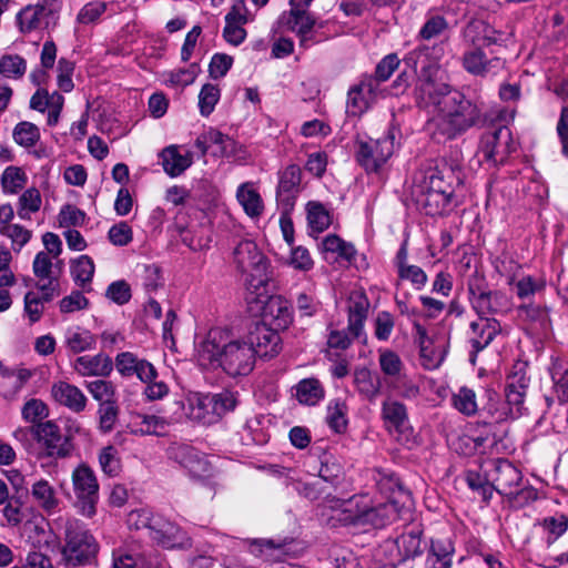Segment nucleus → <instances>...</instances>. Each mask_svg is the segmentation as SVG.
<instances>
[{
	"mask_svg": "<svg viewBox=\"0 0 568 568\" xmlns=\"http://www.w3.org/2000/svg\"><path fill=\"white\" fill-rule=\"evenodd\" d=\"M429 48L419 45L407 53L405 62L416 69L422 64L416 89L418 103L434 105L438 114L433 120V138L437 142L455 140L470 128L484 125L487 116L479 100H470L437 78L438 67L427 61Z\"/></svg>",
	"mask_w": 568,
	"mask_h": 568,
	"instance_id": "1",
	"label": "nucleus"
},
{
	"mask_svg": "<svg viewBox=\"0 0 568 568\" xmlns=\"http://www.w3.org/2000/svg\"><path fill=\"white\" fill-rule=\"evenodd\" d=\"M199 364L209 369L221 368L230 377L247 376L255 365V349L246 338H234L230 331L212 328L197 345Z\"/></svg>",
	"mask_w": 568,
	"mask_h": 568,
	"instance_id": "2",
	"label": "nucleus"
},
{
	"mask_svg": "<svg viewBox=\"0 0 568 568\" xmlns=\"http://www.w3.org/2000/svg\"><path fill=\"white\" fill-rule=\"evenodd\" d=\"M332 509L329 519L333 526H373L384 527L389 523L392 506H376L366 495L353 496L349 499H327Z\"/></svg>",
	"mask_w": 568,
	"mask_h": 568,
	"instance_id": "3",
	"label": "nucleus"
},
{
	"mask_svg": "<svg viewBox=\"0 0 568 568\" xmlns=\"http://www.w3.org/2000/svg\"><path fill=\"white\" fill-rule=\"evenodd\" d=\"M236 267L246 273L245 285L251 294L262 297L267 294L268 263L257 245L250 240L241 241L234 248Z\"/></svg>",
	"mask_w": 568,
	"mask_h": 568,
	"instance_id": "4",
	"label": "nucleus"
},
{
	"mask_svg": "<svg viewBox=\"0 0 568 568\" xmlns=\"http://www.w3.org/2000/svg\"><path fill=\"white\" fill-rule=\"evenodd\" d=\"M529 378L523 368L513 372L507 377L505 386L506 403L500 404L497 400L498 395L490 390H486L488 404L485 407L487 412L494 417L496 422H501L507 418H517L521 415L524 409V398L528 388Z\"/></svg>",
	"mask_w": 568,
	"mask_h": 568,
	"instance_id": "5",
	"label": "nucleus"
},
{
	"mask_svg": "<svg viewBox=\"0 0 568 568\" xmlns=\"http://www.w3.org/2000/svg\"><path fill=\"white\" fill-rule=\"evenodd\" d=\"M64 540L62 555L69 565H87L98 554L99 546L95 538L78 519L67 520Z\"/></svg>",
	"mask_w": 568,
	"mask_h": 568,
	"instance_id": "6",
	"label": "nucleus"
},
{
	"mask_svg": "<svg viewBox=\"0 0 568 568\" xmlns=\"http://www.w3.org/2000/svg\"><path fill=\"white\" fill-rule=\"evenodd\" d=\"M73 427L69 426L64 434L53 420L36 424L30 427V434L42 449L43 456L52 459H64L74 450Z\"/></svg>",
	"mask_w": 568,
	"mask_h": 568,
	"instance_id": "7",
	"label": "nucleus"
},
{
	"mask_svg": "<svg viewBox=\"0 0 568 568\" xmlns=\"http://www.w3.org/2000/svg\"><path fill=\"white\" fill-rule=\"evenodd\" d=\"M469 302L479 317H489L508 310L507 296L500 291L489 288L485 277L477 272L467 282Z\"/></svg>",
	"mask_w": 568,
	"mask_h": 568,
	"instance_id": "8",
	"label": "nucleus"
},
{
	"mask_svg": "<svg viewBox=\"0 0 568 568\" xmlns=\"http://www.w3.org/2000/svg\"><path fill=\"white\" fill-rule=\"evenodd\" d=\"M395 135L389 132L379 139H363L356 141V160L367 172H377L393 155Z\"/></svg>",
	"mask_w": 568,
	"mask_h": 568,
	"instance_id": "9",
	"label": "nucleus"
},
{
	"mask_svg": "<svg viewBox=\"0 0 568 568\" xmlns=\"http://www.w3.org/2000/svg\"><path fill=\"white\" fill-rule=\"evenodd\" d=\"M516 149L517 144L509 128L499 125L481 135L478 154L484 161L497 166L503 164Z\"/></svg>",
	"mask_w": 568,
	"mask_h": 568,
	"instance_id": "10",
	"label": "nucleus"
},
{
	"mask_svg": "<svg viewBox=\"0 0 568 568\" xmlns=\"http://www.w3.org/2000/svg\"><path fill=\"white\" fill-rule=\"evenodd\" d=\"M72 483L75 508L81 515L92 517L99 500V485L93 470L84 464L78 466L72 473Z\"/></svg>",
	"mask_w": 568,
	"mask_h": 568,
	"instance_id": "11",
	"label": "nucleus"
},
{
	"mask_svg": "<svg viewBox=\"0 0 568 568\" xmlns=\"http://www.w3.org/2000/svg\"><path fill=\"white\" fill-rule=\"evenodd\" d=\"M376 485L379 491L388 498L387 503H379L376 506H392L389 523L395 520L403 509H410L413 506L412 495L400 479L394 474L378 473Z\"/></svg>",
	"mask_w": 568,
	"mask_h": 568,
	"instance_id": "12",
	"label": "nucleus"
},
{
	"mask_svg": "<svg viewBox=\"0 0 568 568\" xmlns=\"http://www.w3.org/2000/svg\"><path fill=\"white\" fill-rule=\"evenodd\" d=\"M463 69L477 78L497 75L505 69L506 61L499 55L488 57L479 47L468 48L462 55Z\"/></svg>",
	"mask_w": 568,
	"mask_h": 568,
	"instance_id": "13",
	"label": "nucleus"
},
{
	"mask_svg": "<svg viewBox=\"0 0 568 568\" xmlns=\"http://www.w3.org/2000/svg\"><path fill=\"white\" fill-rule=\"evenodd\" d=\"M487 474L493 490L503 496L514 495V489L521 484V471L507 459L487 462Z\"/></svg>",
	"mask_w": 568,
	"mask_h": 568,
	"instance_id": "14",
	"label": "nucleus"
},
{
	"mask_svg": "<svg viewBox=\"0 0 568 568\" xmlns=\"http://www.w3.org/2000/svg\"><path fill=\"white\" fill-rule=\"evenodd\" d=\"M142 524L149 529L152 540L164 548L183 546L186 540L182 529L161 515H144Z\"/></svg>",
	"mask_w": 568,
	"mask_h": 568,
	"instance_id": "15",
	"label": "nucleus"
},
{
	"mask_svg": "<svg viewBox=\"0 0 568 568\" xmlns=\"http://www.w3.org/2000/svg\"><path fill=\"white\" fill-rule=\"evenodd\" d=\"M237 405V398L231 390H223L216 394H206L197 399L199 409L205 412L204 415H199L204 423H214L226 413L233 410Z\"/></svg>",
	"mask_w": 568,
	"mask_h": 568,
	"instance_id": "16",
	"label": "nucleus"
},
{
	"mask_svg": "<svg viewBox=\"0 0 568 568\" xmlns=\"http://www.w3.org/2000/svg\"><path fill=\"white\" fill-rule=\"evenodd\" d=\"M246 342L255 349V357H274L282 349V338L277 329L257 323L246 336Z\"/></svg>",
	"mask_w": 568,
	"mask_h": 568,
	"instance_id": "17",
	"label": "nucleus"
},
{
	"mask_svg": "<svg viewBox=\"0 0 568 568\" xmlns=\"http://www.w3.org/2000/svg\"><path fill=\"white\" fill-rule=\"evenodd\" d=\"M503 33L484 20L471 19L462 30V38L469 48L499 45Z\"/></svg>",
	"mask_w": 568,
	"mask_h": 568,
	"instance_id": "18",
	"label": "nucleus"
},
{
	"mask_svg": "<svg viewBox=\"0 0 568 568\" xmlns=\"http://www.w3.org/2000/svg\"><path fill=\"white\" fill-rule=\"evenodd\" d=\"M301 169L295 165H288L280 173L278 185L276 190V201L278 206L285 212L291 213L300 193Z\"/></svg>",
	"mask_w": 568,
	"mask_h": 568,
	"instance_id": "19",
	"label": "nucleus"
},
{
	"mask_svg": "<svg viewBox=\"0 0 568 568\" xmlns=\"http://www.w3.org/2000/svg\"><path fill=\"white\" fill-rule=\"evenodd\" d=\"M286 24L288 29L297 34L300 38V45L308 49L316 39V32L313 30L315 27L314 17L307 11L305 7H292Z\"/></svg>",
	"mask_w": 568,
	"mask_h": 568,
	"instance_id": "20",
	"label": "nucleus"
},
{
	"mask_svg": "<svg viewBox=\"0 0 568 568\" xmlns=\"http://www.w3.org/2000/svg\"><path fill=\"white\" fill-rule=\"evenodd\" d=\"M293 321L291 305L280 295L268 296L263 308V322L274 329H286Z\"/></svg>",
	"mask_w": 568,
	"mask_h": 568,
	"instance_id": "21",
	"label": "nucleus"
},
{
	"mask_svg": "<svg viewBox=\"0 0 568 568\" xmlns=\"http://www.w3.org/2000/svg\"><path fill=\"white\" fill-rule=\"evenodd\" d=\"M376 97V82L371 78L361 81L359 84L353 87L347 95V113L354 116L363 114L371 105Z\"/></svg>",
	"mask_w": 568,
	"mask_h": 568,
	"instance_id": "22",
	"label": "nucleus"
},
{
	"mask_svg": "<svg viewBox=\"0 0 568 568\" xmlns=\"http://www.w3.org/2000/svg\"><path fill=\"white\" fill-rule=\"evenodd\" d=\"M72 367L83 377H108L113 371V361L104 353L83 355L74 359Z\"/></svg>",
	"mask_w": 568,
	"mask_h": 568,
	"instance_id": "23",
	"label": "nucleus"
},
{
	"mask_svg": "<svg viewBox=\"0 0 568 568\" xmlns=\"http://www.w3.org/2000/svg\"><path fill=\"white\" fill-rule=\"evenodd\" d=\"M473 336L470 344L474 353L485 349L501 332L500 323L494 317H479L469 325Z\"/></svg>",
	"mask_w": 568,
	"mask_h": 568,
	"instance_id": "24",
	"label": "nucleus"
},
{
	"mask_svg": "<svg viewBox=\"0 0 568 568\" xmlns=\"http://www.w3.org/2000/svg\"><path fill=\"white\" fill-rule=\"evenodd\" d=\"M51 395L57 403L68 407L74 413H81L87 407V397L75 385L67 382H57L51 387Z\"/></svg>",
	"mask_w": 568,
	"mask_h": 568,
	"instance_id": "25",
	"label": "nucleus"
},
{
	"mask_svg": "<svg viewBox=\"0 0 568 568\" xmlns=\"http://www.w3.org/2000/svg\"><path fill=\"white\" fill-rule=\"evenodd\" d=\"M412 195L417 209L429 216L442 215L450 203L446 195L433 193L417 185L414 186Z\"/></svg>",
	"mask_w": 568,
	"mask_h": 568,
	"instance_id": "26",
	"label": "nucleus"
},
{
	"mask_svg": "<svg viewBox=\"0 0 568 568\" xmlns=\"http://www.w3.org/2000/svg\"><path fill=\"white\" fill-rule=\"evenodd\" d=\"M382 417L388 429L405 433L409 428L406 406L393 398H387L382 404Z\"/></svg>",
	"mask_w": 568,
	"mask_h": 568,
	"instance_id": "27",
	"label": "nucleus"
},
{
	"mask_svg": "<svg viewBox=\"0 0 568 568\" xmlns=\"http://www.w3.org/2000/svg\"><path fill=\"white\" fill-rule=\"evenodd\" d=\"M162 166L166 174L172 178L181 175L193 163V153L187 151L185 154L179 152V146L170 145L161 152Z\"/></svg>",
	"mask_w": 568,
	"mask_h": 568,
	"instance_id": "28",
	"label": "nucleus"
},
{
	"mask_svg": "<svg viewBox=\"0 0 568 568\" xmlns=\"http://www.w3.org/2000/svg\"><path fill=\"white\" fill-rule=\"evenodd\" d=\"M53 9L51 6L40 0L36 6H27L17 17L20 30L22 32H30L40 27L42 18L52 14Z\"/></svg>",
	"mask_w": 568,
	"mask_h": 568,
	"instance_id": "29",
	"label": "nucleus"
},
{
	"mask_svg": "<svg viewBox=\"0 0 568 568\" xmlns=\"http://www.w3.org/2000/svg\"><path fill=\"white\" fill-rule=\"evenodd\" d=\"M65 346L73 354L91 351L97 345L95 336L84 328H69L65 333Z\"/></svg>",
	"mask_w": 568,
	"mask_h": 568,
	"instance_id": "30",
	"label": "nucleus"
},
{
	"mask_svg": "<svg viewBox=\"0 0 568 568\" xmlns=\"http://www.w3.org/2000/svg\"><path fill=\"white\" fill-rule=\"evenodd\" d=\"M354 384L358 393L368 400L375 399L381 393L379 378L374 377L372 372L366 367L355 369Z\"/></svg>",
	"mask_w": 568,
	"mask_h": 568,
	"instance_id": "31",
	"label": "nucleus"
},
{
	"mask_svg": "<svg viewBox=\"0 0 568 568\" xmlns=\"http://www.w3.org/2000/svg\"><path fill=\"white\" fill-rule=\"evenodd\" d=\"M236 197L248 216L257 217L263 213L264 205L262 197L250 183H243L239 186Z\"/></svg>",
	"mask_w": 568,
	"mask_h": 568,
	"instance_id": "32",
	"label": "nucleus"
},
{
	"mask_svg": "<svg viewBox=\"0 0 568 568\" xmlns=\"http://www.w3.org/2000/svg\"><path fill=\"white\" fill-rule=\"evenodd\" d=\"M445 170H429L424 180L417 186L428 190L430 192H438L442 195L452 200L454 194L453 181H446Z\"/></svg>",
	"mask_w": 568,
	"mask_h": 568,
	"instance_id": "33",
	"label": "nucleus"
},
{
	"mask_svg": "<svg viewBox=\"0 0 568 568\" xmlns=\"http://www.w3.org/2000/svg\"><path fill=\"white\" fill-rule=\"evenodd\" d=\"M347 405L342 399H333L327 406L326 423L336 434H343L347 429Z\"/></svg>",
	"mask_w": 568,
	"mask_h": 568,
	"instance_id": "34",
	"label": "nucleus"
},
{
	"mask_svg": "<svg viewBox=\"0 0 568 568\" xmlns=\"http://www.w3.org/2000/svg\"><path fill=\"white\" fill-rule=\"evenodd\" d=\"M209 142L210 146L216 145L217 150L213 152L214 156L231 158L236 156L241 150V145L235 142L232 138L222 132L210 128L209 129Z\"/></svg>",
	"mask_w": 568,
	"mask_h": 568,
	"instance_id": "35",
	"label": "nucleus"
},
{
	"mask_svg": "<svg viewBox=\"0 0 568 568\" xmlns=\"http://www.w3.org/2000/svg\"><path fill=\"white\" fill-rule=\"evenodd\" d=\"M549 373L554 383L555 393L560 403H568V368L559 358L552 361Z\"/></svg>",
	"mask_w": 568,
	"mask_h": 568,
	"instance_id": "36",
	"label": "nucleus"
},
{
	"mask_svg": "<svg viewBox=\"0 0 568 568\" xmlns=\"http://www.w3.org/2000/svg\"><path fill=\"white\" fill-rule=\"evenodd\" d=\"M296 397L302 404L315 405L324 397V389L315 378L303 379L297 384Z\"/></svg>",
	"mask_w": 568,
	"mask_h": 568,
	"instance_id": "37",
	"label": "nucleus"
},
{
	"mask_svg": "<svg viewBox=\"0 0 568 568\" xmlns=\"http://www.w3.org/2000/svg\"><path fill=\"white\" fill-rule=\"evenodd\" d=\"M32 496L39 506L45 511H53L59 504L53 487L44 479L38 480L32 486Z\"/></svg>",
	"mask_w": 568,
	"mask_h": 568,
	"instance_id": "38",
	"label": "nucleus"
},
{
	"mask_svg": "<svg viewBox=\"0 0 568 568\" xmlns=\"http://www.w3.org/2000/svg\"><path fill=\"white\" fill-rule=\"evenodd\" d=\"M540 526L547 534L546 541L548 545L554 544L568 529V516L565 514H556L545 517L540 521Z\"/></svg>",
	"mask_w": 568,
	"mask_h": 568,
	"instance_id": "39",
	"label": "nucleus"
},
{
	"mask_svg": "<svg viewBox=\"0 0 568 568\" xmlns=\"http://www.w3.org/2000/svg\"><path fill=\"white\" fill-rule=\"evenodd\" d=\"M367 317V303L364 301L353 302L348 308V326L353 337L359 339L363 333L364 321Z\"/></svg>",
	"mask_w": 568,
	"mask_h": 568,
	"instance_id": "40",
	"label": "nucleus"
},
{
	"mask_svg": "<svg viewBox=\"0 0 568 568\" xmlns=\"http://www.w3.org/2000/svg\"><path fill=\"white\" fill-rule=\"evenodd\" d=\"M378 363L381 371L389 378V382L404 374V364L394 351L385 349L379 352Z\"/></svg>",
	"mask_w": 568,
	"mask_h": 568,
	"instance_id": "41",
	"label": "nucleus"
},
{
	"mask_svg": "<svg viewBox=\"0 0 568 568\" xmlns=\"http://www.w3.org/2000/svg\"><path fill=\"white\" fill-rule=\"evenodd\" d=\"M27 183V175L18 166H8L1 175V186L7 194H17Z\"/></svg>",
	"mask_w": 568,
	"mask_h": 568,
	"instance_id": "42",
	"label": "nucleus"
},
{
	"mask_svg": "<svg viewBox=\"0 0 568 568\" xmlns=\"http://www.w3.org/2000/svg\"><path fill=\"white\" fill-rule=\"evenodd\" d=\"M85 387L99 405L118 400L115 386L109 381L94 379L88 382Z\"/></svg>",
	"mask_w": 568,
	"mask_h": 568,
	"instance_id": "43",
	"label": "nucleus"
},
{
	"mask_svg": "<svg viewBox=\"0 0 568 568\" xmlns=\"http://www.w3.org/2000/svg\"><path fill=\"white\" fill-rule=\"evenodd\" d=\"M27 71V61L19 54H4L0 58V74L9 79H21Z\"/></svg>",
	"mask_w": 568,
	"mask_h": 568,
	"instance_id": "44",
	"label": "nucleus"
},
{
	"mask_svg": "<svg viewBox=\"0 0 568 568\" xmlns=\"http://www.w3.org/2000/svg\"><path fill=\"white\" fill-rule=\"evenodd\" d=\"M243 445H264L268 440L267 434L262 429L260 420L251 418L246 420L240 432Z\"/></svg>",
	"mask_w": 568,
	"mask_h": 568,
	"instance_id": "45",
	"label": "nucleus"
},
{
	"mask_svg": "<svg viewBox=\"0 0 568 568\" xmlns=\"http://www.w3.org/2000/svg\"><path fill=\"white\" fill-rule=\"evenodd\" d=\"M41 202V194L38 189H27L19 197V217L22 220L30 219V213H34L40 210Z\"/></svg>",
	"mask_w": 568,
	"mask_h": 568,
	"instance_id": "46",
	"label": "nucleus"
},
{
	"mask_svg": "<svg viewBox=\"0 0 568 568\" xmlns=\"http://www.w3.org/2000/svg\"><path fill=\"white\" fill-rule=\"evenodd\" d=\"M454 407L466 416L476 414L478 405L476 402V394L468 387H460L452 398Z\"/></svg>",
	"mask_w": 568,
	"mask_h": 568,
	"instance_id": "47",
	"label": "nucleus"
},
{
	"mask_svg": "<svg viewBox=\"0 0 568 568\" xmlns=\"http://www.w3.org/2000/svg\"><path fill=\"white\" fill-rule=\"evenodd\" d=\"M93 274L94 263L88 255H81L71 266L74 282L82 287L92 281Z\"/></svg>",
	"mask_w": 568,
	"mask_h": 568,
	"instance_id": "48",
	"label": "nucleus"
},
{
	"mask_svg": "<svg viewBox=\"0 0 568 568\" xmlns=\"http://www.w3.org/2000/svg\"><path fill=\"white\" fill-rule=\"evenodd\" d=\"M447 29V20L439 14H433L429 16L426 19L425 23L422 26L417 34V39L423 41H429L443 34Z\"/></svg>",
	"mask_w": 568,
	"mask_h": 568,
	"instance_id": "49",
	"label": "nucleus"
},
{
	"mask_svg": "<svg viewBox=\"0 0 568 568\" xmlns=\"http://www.w3.org/2000/svg\"><path fill=\"white\" fill-rule=\"evenodd\" d=\"M465 480L468 487L478 491L485 501H488L493 496V487L487 474V464L485 465V476H481L475 470H467Z\"/></svg>",
	"mask_w": 568,
	"mask_h": 568,
	"instance_id": "50",
	"label": "nucleus"
},
{
	"mask_svg": "<svg viewBox=\"0 0 568 568\" xmlns=\"http://www.w3.org/2000/svg\"><path fill=\"white\" fill-rule=\"evenodd\" d=\"M21 414L26 422L36 425L44 423L43 419L49 416V408L41 399L31 398L24 403Z\"/></svg>",
	"mask_w": 568,
	"mask_h": 568,
	"instance_id": "51",
	"label": "nucleus"
},
{
	"mask_svg": "<svg viewBox=\"0 0 568 568\" xmlns=\"http://www.w3.org/2000/svg\"><path fill=\"white\" fill-rule=\"evenodd\" d=\"M307 221L312 230L323 232L331 224L328 212L321 203L310 202L307 204Z\"/></svg>",
	"mask_w": 568,
	"mask_h": 568,
	"instance_id": "52",
	"label": "nucleus"
},
{
	"mask_svg": "<svg viewBox=\"0 0 568 568\" xmlns=\"http://www.w3.org/2000/svg\"><path fill=\"white\" fill-rule=\"evenodd\" d=\"M219 87L211 83L204 84L199 94L200 113L203 116H209L213 112L215 104L219 102Z\"/></svg>",
	"mask_w": 568,
	"mask_h": 568,
	"instance_id": "53",
	"label": "nucleus"
},
{
	"mask_svg": "<svg viewBox=\"0 0 568 568\" xmlns=\"http://www.w3.org/2000/svg\"><path fill=\"white\" fill-rule=\"evenodd\" d=\"M120 408L118 400L100 404L98 408L99 427L103 433H110L119 418Z\"/></svg>",
	"mask_w": 568,
	"mask_h": 568,
	"instance_id": "54",
	"label": "nucleus"
},
{
	"mask_svg": "<svg viewBox=\"0 0 568 568\" xmlns=\"http://www.w3.org/2000/svg\"><path fill=\"white\" fill-rule=\"evenodd\" d=\"M13 139L18 144L30 148L40 139V132L33 123L20 122L14 128Z\"/></svg>",
	"mask_w": 568,
	"mask_h": 568,
	"instance_id": "55",
	"label": "nucleus"
},
{
	"mask_svg": "<svg viewBox=\"0 0 568 568\" xmlns=\"http://www.w3.org/2000/svg\"><path fill=\"white\" fill-rule=\"evenodd\" d=\"M1 233L12 241V248L19 252L31 239V231L19 224H7L1 227Z\"/></svg>",
	"mask_w": 568,
	"mask_h": 568,
	"instance_id": "56",
	"label": "nucleus"
},
{
	"mask_svg": "<svg viewBox=\"0 0 568 568\" xmlns=\"http://www.w3.org/2000/svg\"><path fill=\"white\" fill-rule=\"evenodd\" d=\"M99 463L104 474L116 476L120 471V459L118 452L113 446H106L99 454Z\"/></svg>",
	"mask_w": 568,
	"mask_h": 568,
	"instance_id": "57",
	"label": "nucleus"
},
{
	"mask_svg": "<svg viewBox=\"0 0 568 568\" xmlns=\"http://www.w3.org/2000/svg\"><path fill=\"white\" fill-rule=\"evenodd\" d=\"M200 71L197 63L190 64L186 69H179L176 71H172L168 74L166 82L173 85L186 87L194 82L197 73Z\"/></svg>",
	"mask_w": 568,
	"mask_h": 568,
	"instance_id": "58",
	"label": "nucleus"
},
{
	"mask_svg": "<svg viewBox=\"0 0 568 568\" xmlns=\"http://www.w3.org/2000/svg\"><path fill=\"white\" fill-rule=\"evenodd\" d=\"M85 213L74 205H65L59 213L61 227L80 226L84 223Z\"/></svg>",
	"mask_w": 568,
	"mask_h": 568,
	"instance_id": "59",
	"label": "nucleus"
},
{
	"mask_svg": "<svg viewBox=\"0 0 568 568\" xmlns=\"http://www.w3.org/2000/svg\"><path fill=\"white\" fill-rule=\"evenodd\" d=\"M139 419L142 434L161 435L168 426V422L164 418L155 415H139Z\"/></svg>",
	"mask_w": 568,
	"mask_h": 568,
	"instance_id": "60",
	"label": "nucleus"
},
{
	"mask_svg": "<svg viewBox=\"0 0 568 568\" xmlns=\"http://www.w3.org/2000/svg\"><path fill=\"white\" fill-rule=\"evenodd\" d=\"M389 386L404 398H415L419 395V387L405 374L390 381Z\"/></svg>",
	"mask_w": 568,
	"mask_h": 568,
	"instance_id": "61",
	"label": "nucleus"
},
{
	"mask_svg": "<svg viewBox=\"0 0 568 568\" xmlns=\"http://www.w3.org/2000/svg\"><path fill=\"white\" fill-rule=\"evenodd\" d=\"M105 295L112 302L123 305L131 298V288L125 281H115L108 286Z\"/></svg>",
	"mask_w": 568,
	"mask_h": 568,
	"instance_id": "62",
	"label": "nucleus"
},
{
	"mask_svg": "<svg viewBox=\"0 0 568 568\" xmlns=\"http://www.w3.org/2000/svg\"><path fill=\"white\" fill-rule=\"evenodd\" d=\"M400 280L409 281L417 290L424 287L427 283V274L417 265H407L400 267L397 272Z\"/></svg>",
	"mask_w": 568,
	"mask_h": 568,
	"instance_id": "63",
	"label": "nucleus"
},
{
	"mask_svg": "<svg viewBox=\"0 0 568 568\" xmlns=\"http://www.w3.org/2000/svg\"><path fill=\"white\" fill-rule=\"evenodd\" d=\"M199 450L186 444H174L170 447V457L186 468L192 459L197 456Z\"/></svg>",
	"mask_w": 568,
	"mask_h": 568,
	"instance_id": "64",
	"label": "nucleus"
}]
</instances>
